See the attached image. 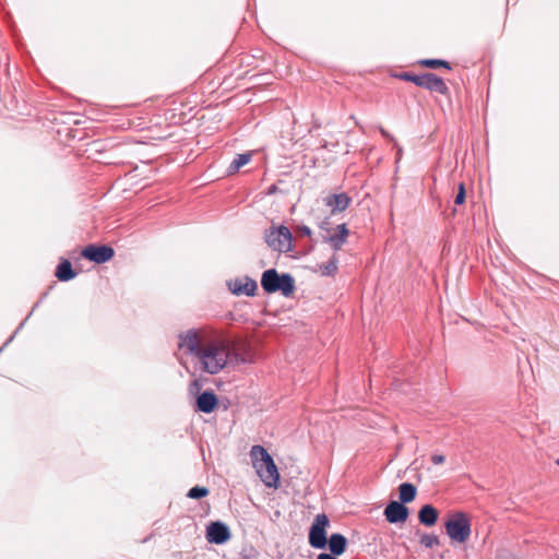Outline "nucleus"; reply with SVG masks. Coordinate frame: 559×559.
I'll list each match as a JSON object with an SVG mask.
<instances>
[{
    "mask_svg": "<svg viewBox=\"0 0 559 559\" xmlns=\"http://www.w3.org/2000/svg\"><path fill=\"white\" fill-rule=\"evenodd\" d=\"M261 286L269 294L280 292L290 297L295 292V280L290 274H278L275 269H269L262 273Z\"/></svg>",
    "mask_w": 559,
    "mask_h": 559,
    "instance_id": "3",
    "label": "nucleus"
},
{
    "mask_svg": "<svg viewBox=\"0 0 559 559\" xmlns=\"http://www.w3.org/2000/svg\"><path fill=\"white\" fill-rule=\"evenodd\" d=\"M330 525L329 518L324 514H318L309 531V544L317 549H323L326 546V528Z\"/></svg>",
    "mask_w": 559,
    "mask_h": 559,
    "instance_id": "8",
    "label": "nucleus"
},
{
    "mask_svg": "<svg viewBox=\"0 0 559 559\" xmlns=\"http://www.w3.org/2000/svg\"><path fill=\"white\" fill-rule=\"evenodd\" d=\"M298 230H299L300 235L307 236V237H310L312 234L311 229L308 226H301V227H299Z\"/></svg>",
    "mask_w": 559,
    "mask_h": 559,
    "instance_id": "28",
    "label": "nucleus"
},
{
    "mask_svg": "<svg viewBox=\"0 0 559 559\" xmlns=\"http://www.w3.org/2000/svg\"><path fill=\"white\" fill-rule=\"evenodd\" d=\"M445 531L451 540L465 543L471 536V521L463 512H455L445 522Z\"/></svg>",
    "mask_w": 559,
    "mask_h": 559,
    "instance_id": "4",
    "label": "nucleus"
},
{
    "mask_svg": "<svg viewBox=\"0 0 559 559\" xmlns=\"http://www.w3.org/2000/svg\"><path fill=\"white\" fill-rule=\"evenodd\" d=\"M419 522L426 526H432L438 520V511L430 504H425L418 512Z\"/></svg>",
    "mask_w": 559,
    "mask_h": 559,
    "instance_id": "16",
    "label": "nucleus"
},
{
    "mask_svg": "<svg viewBox=\"0 0 559 559\" xmlns=\"http://www.w3.org/2000/svg\"><path fill=\"white\" fill-rule=\"evenodd\" d=\"M556 464L559 466V457L557 459Z\"/></svg>",
    "mask_w": 559,
    "mask_h": 559,
    "instance_id": "33",
    "label": "nucleus"
},
{
    "mask_svg": "<svg viewBox=\"0 0 559 559\" xmlns=\"http://www.w3.org/2000/svg\"><path fill=\"white\" fill-rule=\"evenodd\" d=\"M464 201H465V188H464V183H460L459 185V191H457V194L455 197L454 203L456 205H460V204H463Z\"/></svg>",
    "mask_w": 559,
    "mask_h": 559,
    "instance_id": "25",
    "label": "nucleus"
},
{
    "mask_svg": "<svg viewBox=\"0 0 559 559\" xmlns=\"http://www.w3.org/2000/svg\"><path fill=\"white\" fill-rule=\"evenodd\" d=\"M380 132H381L382 136H384L385 139H389V140H391V141H393V140H394V139L391 136V134H390L386 130H384L383 128H380Z\"/></svg>",
    "mask_w": 559,
    "mask_h": 559,
    "instance_id": "29",
    "label": "nucleus"
},
{
    "mask_svg": "<svg viewBox=\"0 0 559 559\" xmlns=\"http://www.w3.org/2000/svg\"><path fill=\"white\" fill-rule=\"evenodd\" d=\"M328 222H322L320 228L325 231L322 235L324 242H328L334 251H338L346 243L349 236V230L346 224H340L335 228H330Z\"/></svg>",
    "mask_w": 559,
    "mask_h": 559,
    "instance_id": "7",
    "label": "nucleus"
},
{
    "mask_svg": "<svg viewBox=\"0 0 559 559\" xmlns=\"http://www.w3.org/2000/svg\"><path fill=\"white\" fill-rule=\"evenodd\" d=\"M337 263H338V260H337L336 255L334 254L328 262H325L319 266L321 274L324 276L334 275L337 272Z\"/></svg>",
    "mask_w": 559,
    "mask_h": 559,
    "instance_id": "21",
    "label": "nucleus"
},
{
    "mask_svg": "<svg viewBox=\"0 0 559 559\" xmlns=\"http://www.w3.org/2000/svg\"><path fill=\"white\" fill-rule=\"evenodd\" d=\"M317 559H335V558L329 554H320Z\"/></svg>",
    "mask_w": 559,
    "mask_h": 559,
    "instance_id": "30",
    "label": "nucleus"
},
{
    "mask_svg": "<svg viewBox=\"0 0 559 559\" xmlns=\"http://www.w3.org/2000/svg\"><path fill=\"white\" fill-rule=\"evenodd\" d=\"M421 544H423V545H425L426 547L431 548V547H433V546H436V545H438V544H439V539H438V537H437V536H435V535H428V534H426V535H424V536L421 537Z\"/></svg>",
    "mask_w": 559,
    "mask_h": 559,
    "instance_id": "24",
    "label": "nucleus"
},
{
    "mask_svg": "<svg viewBox=\"0 0 559 559\" xmlns=\"http://www.w3.org/2000/svg\"><path fill=\"white\" fill-rule=\"evenodd\" d=\"M114 249L108 246L90 245L82 251V255L84 258L96 263L107 262L114 257Z\"/></svg>",
    "mask_w": 559,
    "mask_h": 559,
    "instance_id": "10",
    "label": "nucleus"
},
{
    "mask_svg": "<svg viewBox=\"0 0 559 559\" xmlns=\"http://www.w3.org/2000/svg\"><path fill=\"white\" fill-rule=\"evenodd\" d=\"M322 202L331 209V214H335L348 207L350 198L346 193L329 194L322 199Z\"/></svg>",
    "mask_w": 559,
    "mask_h": 559,
    "instance_id": "13",
    "label": "nucleus"
},
{
    "mask_svg": "<svg viewBox=\"0 0 559 559\" xmlns=\"http://www.w3.org/2000/svg\"><path fill=\"white\" fill-rule=\"evenodd\" d=\"M401 154H402V150H401V148H399V151H397V159H400V158H401Z\"/></svg>",
    "mask_w": 559,
    "mask_h": 559,
    "instance_id": "31",
    "label": "nucleus"
},
{
    "mask_svg": "<svg viewBox=\"0 0 559 559\" xmlns=\"http://www.w3.org/2000/svg\"><path fill=\"white\" fill-rule=\"evenodd\" d=\"M258 288L257 282L246 277L234 283L233 293L236 295L253 296Z\"/></svg>",
    "mask_w": 559,
    "mask_h": 559,
    "instance_id": "15",
    "label": "nucleus"
},
{
    "mask_svg": "<svg viewBox=\"0 0 559 559\" xmlns=\"http://www.w3.org/2000/svg\"><path fill=\"white\" fill-rule=\"evenodd\" d=\"M179 347L191 354L201 371L216 374L229 364L228 337L210 326L188 330L180 335Z\"/></svg>",
    "mask_w": 559,
    "mask_h": 559,
    "instance_id": "1",
    "label": "nucleus"
},
{
    "mask_svg": "<svg viewBox=\"0 0 559 559\" xmlns=\"http://www.w3.org/2000/svg\"><path fill=\"white\" fill-rule=\"evenodd\" d=\"M419 75L411 74V73H404L401 75V78L405 81L414 83V80L418 79Z\"/></svg>",
    "mask_w": 559,
    "mask_h": 559,
    "instance_id": "27",
    "label": "nucleus"
},
{
    "mask_svg": "<svg viewBox=\"0 0 559 559\" xmlns=\"http://www.w3.org/2000/svg\"><path fill=\"white\" fill-rule=\"evenodd\" d=\"M229 364H251L254 361V350L246 338H228Z\"/></svg>",
    "mask_w": 559,
    "mask_h": 559,
    "instance_id": "5",
    "label": "nucleus"
},
{
    "mask_svg": "<svg viewBox=\"0 0 559 559\" xmlns=\"http://www.w3.org/2000/svg\"><path fill=\"white\" fill-rule=\"evenodd\" d=\"M217 405V397L211 391H204L197 399V407L200 412L212 413Z\"/></svg>",
    "mask_w": 559,
    "mask_h": 559,
    "instance_id": "14",
    "label": "nucleus"
},
{
    "mask_svg": "<svg viewBox=\"0 0 559 559\" xmlns=\"http://www.w3.org/2000/svg\"><path fill=\"white\" fill-rule=\"evenodd\" d=\"M421 64L427 68H431V69H437L439 67H444L447 69H450V64L447 61L439 60V59H426V60L421 61Z\"/></svg>",
    "mask_w": 559,
    "mask_h": 559,
    "instance_id": "22",
    "label": "nucleus"
},
{
    "mask_svg": "<svg viewBox=\"0 0 559 559\" xmlns=\"http://www.w3.org/2000/svg\"><path fill=\"white\" fill-rule=\"evenodd\" d=\"M414 84L441 95H445L449 92L444 81L433 73H425L419 75L418 79L414 80Z\"/></svg>",
    "mask_w": 559,
    "mask_h": 559,
    "instance_id": "9",
    "label": "nucleus"
},
{
    "mask_svg": "<svg viewBox=\"0 0 559 559\" xmlns=\"http://www.w3.org/2000/svg\"><path fill=\"white\" fill-rule=\"evenodd\" d=\"M347 539L342 534L335 533L330 536L329 548L335 556L344 554L346 550Z\"/></svg>",
    "mask_w": 559,
    "mask_h": 559,
    "instance_id": "17",
    "label": "nucleus"
},
{
    "mask_svg": "<svg viewBox=\"0 0 559 559\" xmlns=\"http://www.w3.org/2000/svg\"><path fill=\"white\" fill-rule=\"evenodd\" d=\"M400 500L403 503L412 502L416 497V487L411 483H403L399 487Z\"/></svg>",
    "mask_w": 559,
    "mask_h": 559,
    "instance_id": "19",
    "label": "nucleus"
},
{
    "mask_svg": "<svg viewBox=\"0 0 559 559\" xmlns=\"http://www.w3.org/2000/svg\"><path fill=\"white\" fill-rule=\"evenodd\" d=\"M251 157L252 153L237 155V157L231 162L228 168L229 174L237 173L242 166L247 165L251 160Z\"/></svg>",
    "mask_w": 559,
    "mask_h": 559,
    "instance_id": "20",
    "label": "nucleus"
},
{
    "mask_svg": "<svg viewBox=\"0 0 559 559\" xmlns=\"http://www.w3.org/2000/svg\"><path fill=\"white\" fill-rule=\"evenodd\" d=\"M265 242L278 252H288L292 249L293 235L286 226L271 227L265 230Z\"/></svg>",
    "mask_w": 559,
    "mask_h": 559,
    "instance_id": "6",
    "label": "nucleus"
},
{
    "mask_svg": "<svg viewBox=\"0 0 559 559\" xmlns=\"http://www.w3.org/2000/svg\"><path fill=\"white\" fill-rule=\"evenodd\" d=\"M250 456L253 467L264 485L266 487L277 488L280 474L267 451L261 445H253L250 451Z\"/></svg>",
    "mask_w": 559,
    "mask_h": 559,
    "instance_id": "2",
    "label": "nucleus"
},
{
    "mask_svg": "<svg viewBox=\"0 0 559 559\" xmlns=\"http://www.w3.org/2000/svg\"><path fill=\"white\" fill-rule=\"evenodd\" d=\"M192 385H193V386H195V388H198V386H199V384H198V382H197V381H194V382L192 383Z\"/></svg>",
    "mask_w": 559,
    "mask_h": 559,
    "instance_id": "32",
    "label": "nucleus"
},
{
    "mask_svg": "<svg viewBox=\"0 0 559 559\" xmlns=\"http://www.w3.org/2000/svg\"><path fill=\"white\" fill-rule=\"evenodd\" d=\"M209 495V490L204 487H199V486H195V487H192L189 491H188V497L191 498V499H200V498H203L205 496Z\"/></svg>",
    "mask_w": 559,
    "mask_h": 559,
    "instance_id": "23",
    "label": "nucleus"
},
{
    "mask_svg": "<svg viewBox=\"0 0 559 559\" xmlns=\"http://www.w3.org/2000/svg\"><path fill=\"white\" fill-rule=\"evenodd\" d=\"M206 538L210 543L223 544L230 538V532L225 524L213 522L207 526Z\"/></svg>",
    "mask_w": 559,
    "mask_h": 559,
    "instance_id": "11",
    "label": "nucleus"
},
{
    "mask_svg": "<svg viewBox=\"0 0 559 559\" xmlns=\"http://www.w3.org/2000/svg\"><path fill=\"white\" fill-rule=\"evenodd\" d=\"M384 515L390 523L405 522L408 516V509L396 501H391L384 509Z\"/></svg>",
    "mask_w": 559,
    "mask_h": 559,
    "instance_id": "12",
    "label": "nucleus"
},
{
    "mask_svg": "<svg viewBox=\"0 0 559 559\" xmlns=\"http://www.w3.org/2000/svg\"><path fill=\"white\" fill-rule=\"evenodd\" d=\"M444 461H445V457L442 454H433L431 456V462L436 465L442 464Z\"/></svg>",
    "mask_w": 559,
    "mask_h": 559,
    "instance_id": "26",
    "label": "nucleus"
},
{
    "mask_svg": "<svg viewBox=\"0 0 559 559\" xmlns=\"http://www.w3.org/2000/svg\"><path fill=\"white\" fill-rule=\"evenodd\" d=\"M76 273L73 271L71 263L68 260H63L59 263L56 271V276L60 281H70L75 277Z\"/></svg>",
    "mask_w": 559,
    "mask_h": 559,
    "instance_id": "18",
    "label": "nucleus"
}]
</instances>
